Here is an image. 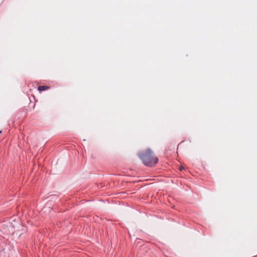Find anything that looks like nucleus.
<instances>
[{
  "mask_svg": "<svg viewBox=\"0 0 257 257\" xmlns=\"http://www.w3.org/2000/svg\"><path fill=\"white\" fill-rule=\"evenodd\" d=\"M184 169V168H183L182 166H181V167H180V170H182V169Z\"/></svg>",
  "mask_w": 257,
  "mask_h": 257,
  "instance_id": "7ed1b4c3",
  "label": "nucleus"
},
{
  "mask_svg": "<svg viewBox=\"0 0 257 257\" xmlns=\"http://www.w3.org/2000/svg\"><path fill=\"white\" fill-rule=\"evenodd\" d=\"M50 88V87L49 86H48L47 85H41V86H39L38 87V90L40 91H44V90H48Z\"/></svg>",
  "mask_w": 257,
  "mask_h": 257,
  "instance_id": "f03ea898",
  "label": "nucleus"
},
{
  "mask_svg": "<svg viewBox=\"0 0 257 257\" xmlns=\"http://www.w3.org/2000/svg\"><path fill=\"white\" fill-rule=\"evenodd\" d=\"M139 157L142 160L143 163L147 166L152 167L156 165L158 162V158L154 156L153 152L150 149H147L146 151L139 154Z\"/></svg>",
  "mask_w": 257,
  "mask_h": 257,
  "instance_id": "f257e3e1",
  "label": "nucleus"
}]
</instances>
